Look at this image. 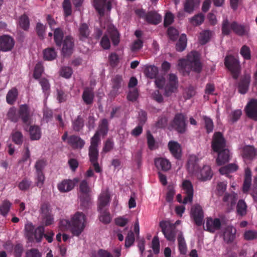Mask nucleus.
Returning <instances> with one entry per match:
<instances>
[{
	"instance_id": "nucleus-7",
	"label": "nucleus",
	"mask_w": 257,
	"mask_h": 257,
	"mask_svg": "<svg viewBox=\"0 0 257 257\" xmlns=\"http://www.w3.org/2000/svg\"><path fill=\"white\" fill-rule=\"evenodd\" d=\"M170 126L178 133L184 134L187 130L185 115L181 113H176L170 123Z\"/></svg>"
},
{
	"instance_id": "nucleus-18",
	"label": "nucleus",
	"mask_w": 257,
	"mask_h": 257,
	"mask_svg": "<svg viewBox=\"0 0 257 257\" xmlns=\"http://www.w3.org/2000/svg\"><path fill=\"white\" fill-rule=\"evenodd\" d=\"M95 97V93L93 88L86 87L84 88L82 94V99L86 105H92Z\"/></svg>"
},
{
	"instance_id": "nucleus-19",
	"label": "nucleus",
	"mask_w": 257,
	"mask_h": 257,
	"mask_svg": "<svg viewBox=\"0 0 257 257\" xmlns=\"http://www.w3.org/2000/svg\"><path fill=\"white\" fill-rule=\"evenodd\" d=\"M168 148L172 156L177 160L181 158V148L180 145L175 141H170L168 143Z\"/></svg>"
},
{
	"instance_id": "nucleus-50",
	"label": "nucleus",
	"mask_w": 257,
	"mask_h": 257,
	"mask_svg": "<svg viewBox=\"0 0 257 257\" xmlns=\"http://www.w3.org/2000/svg\"><path fill=\"white\" fill-rule=\"evenodd\" d=\"M231 23H230L227 18L223 20L222 22L221 31L222 34L225 36L229 35L232 30L231 29Z\"/></svg>"
},
{
	"instance_id": "nucleus-11",
	"label": "nucleus",
	"mask_w": 257,
	"mask_h": 257,
	"mask_svg": "<svg viewBox=\"0 0 257 257\" xmlns=\"http://www.w3.org/2000/svg\"><path fill=\"white\" fill-rule=\"evenodd\" d=\"M18 112L19 118H20L22 119L23 123L25 125L24 129L27 131L29 126L31 123L30 110L28 106L26 104L21 105Z\"/></svg>"
},
{
	"instance_id": "nucleus-24",
	"label": "nucleus",
	"mask_w": 257,
	"mask_h": 257,
	"mask_svg": "<svg viewBox=\"0 0 257 257\" xmlns=\"http://www.w3.org/2000/svg\"><path fill=\"white\" fill-rule=\"evenodd\" d=\"M110 195L107 191L102 192L98 198V210L101 211L104 207L109 204Z\"/></svg>"
},
{
	"instance_id": "nucleus-5",
	"label": "nucleus",
	"mask_w": 257,
	"mask_h": 257,
	"mask_svg": "<svg viewBox=\"0 0 257 257\" xmlns=\"http://www.w3.org/2000/svg\"><path fill=\"white\" fill-rule=\"evenodd\" d=\"M159 226L166 239L174 242L177 231L175 224H173L169 221L162 220L160 222Z\"/></svg>"
},
{
	"instance_id": "nucleus-13",
	"label": "nucleus",
	"mask_w": 257,
	"mask_h": 257,
	"mask_svg": "<svg viewBox=\"0 0 257 257\" xmlns=\"http://www.w3.org/2000/svg\"><path fill=\"white\" fill-rule=\"evenodd\" d=\"M246 115L250 118L257 121V99L252 98L248 102L245 107Z\"/></svg>"
},
{
	"instance_id": "nucleus-46",
	"label": "nucleus",
	"mask_w": 257,
	"mask_h": 257,
	"mask_svg": "<svg viewBox=\"0 0 257 257\" xmlns=\"http://www.w3.org/2000/svg\"><path fill=\"white\" fill-rule=\"evenodd\" d=\"M32 186V182L27 177L23 178L19 183L18 187L22 191H28Z\"/></svg>"
},
{
	"instance_id": "nucleus-60",
	"label": "nucleus",
	"mask_w": 257,
	"mask_h": 257,
	"mask_svg": "<svg viewBox=\"0 0 257 257\" xmlns=\"http://www.w3.org/2000/svg\"><path fill=\"white\" fill-rule=\"evenodd\" d=\"M39 81L43 92L45 94L48 93L50 89V84L48 80L45 78H41L39 79Z\"/></svg>"
},
{
	"instance_id": "nucleus-58",
	"label": "nucleus",
	"mask_w": 257,
	"mask_h": 257,
	"mask_svg": "<svg viewBox=\"0 0 257 257\" xmlns=\"http://www.w3.org/2000/svg\"><path fill=\"white\" fill-rule=\"evenodd\" d=\"M203 119L204 122V126L206 130V133L209 134L212 132L214 128L212 120L207 116H203Z\"/></svg>"
},
{
	"instance_id": "nucleus-8",
	"label": "nucleus",
	"mask_w": 257,
	"mask_h": 257,
	"mask_svg": "<svg viewBox=\"0 0 257 257\" xmlns=\"http://www.w3.org/2000/svg\"><path fill=\"white\" fill-rule=\"evenodd\" d=\"M240 155L244 162H251L257 157V148L252 145H244L239 148Z\"/></svg>"
},
{
	"instance_id": "nucleus-56",
	"label": "nucleus",
	"mask_w": 257,
	"mask_h": 257,
	"mask_svg": "<svg viewBox=\"0 0 257 257\" xmlns=\"http://www.w3.org/2000/svg\"><path fill=\"white\" fill-rule=\"evenodd\" d=\"M204 20V16L201 14H198L190 19V22L194 26H199L202 24Z\"/></svg>"
},
{
	"instance_id": "nucleus-14",
	"label": "nucleus",
	"mask_w": 257,
	"mask_h": 257,
	"mask_svg": "<svg viewBox=\"0 0 257 257\" xmlns=\"http://www.w3.org/2000/svg\"><path fill=\"white\" fill-rule=\"evenodd\" d=\"M182 188L185 194L183 203L186 204L188 202H192L193 196V185L189 180H184L182 183Z\"/></svg>"
},
{
	"instance_id": "nucleus-42",
	"label": "nucleus",
	"mask_w": 257,
	"mask_h": 257,
	"mask_svg": "<svg viewBox=\"0 0 257 257\" xmlns=\"http://www.w3.org/2000/svg\"><path fill=\"white\" fill-rule=\"evenodd\" d=\"M186 46V36L185 34H182L179 37V40L176 44V50L178 52H182L185 49Z\"/></svg>"
},
{
	"instance_id": "nucleus-3",
	"label": "nucleus",
	"mask_w": 257,
	"mask_h": 257,
	"mask_svg": "<svg viewBox=\"0 0 257 257\" xmlns=\"http://www.w3.org/2000/svg\"><path fill=\"white\" fill-rule=\"evenodd\" d=\"M198 158L195 155H191L188 160L187 168L189 174L194 175L202 181L210 180L212 177V173L209 166L204 165L200 169L198 162Z\"/></svg>"
},
{
	"instance_id": "nucleus-36",
	"label": "nucleus",
	"mask_w": 257,
	"mask_h": 257,
	"mask_svg": "<svg viewBox=\"0 0 257 257\" xmlns=\"http://www.w3.org/2000/svg\"><path fill=\"white\" fill-rule=\"evenodd\" d=\"M237 199V195L236 193L234 192L225 193L223 198V201L228 205H230L232 206L236 203Z\"/></svg>"
},
{
	"instance_id": "nucleus-6",
	"label": "nucleus",
	"mask_w": 257,
	"mask_h": 257,
	"mask_svg": "<svg viewBox=\"0 0 257 257\" xmlns=\"http://www.w3.org/2000/svg\"><path fill=\"white\" fill-rule=\"evenodd\" d=\"M224 65L230 72L232 78L237 79L241 71L238 60L232 55L226 56L224 59Z\"/></svg>"
},
{
	"instance_id": "nucleus-27",
	"label": "nucleus",
	"mask_w": 257,
	"mask_h": 257,
	"mask_svg": "<svg viewBox=\"0 0 257 257\" xmlns=\"http://www.w3.org/2000/svg\"><path fill=\"white\" fill-rule=\"evenodd\" d=\"M178 85V78L174 74H170L169 75V83L166 88L165 91L167 93H172L177 89Z\"/></svg>"
},
{
	"instance_id": "nucleus-55",
	"label": "nucleus",
	"mask_w": 257,
	"mask_h": 257,
	"mask_svg": "<svg viewBox=\"0 0 257 257\" xmlns=\"http://www.w3.org/2000/svg\"><path fill=\"white\" fill-rule=\"evenodd\" d=\"M12 139L15 144L21 145L23 142L24 137L21 132L16 131L12 134Z\"/></svg>"
},
{
	"instance_id": "nucleus-51",
	"label": "nucleus",
	"mask_w": 257,
	"mask_h": 257,
	"mask_svg": "<svg viewBox=\"0 0 257 257\" xmlns=\"http://www.w3.org/2000/svg\"><path fill=\"white\" fill-rule=\"evenodd\" d=\"M212 33L209 30H205L200 34L199 38L200 43L205 45L208 42L211 38Z\"/></svg>"
},
{
	"instance_id": "nucleus-41",
	"label": "nucleus",
	"mask_w": 257,
	"mask_h": 257,
	"mask_svg": "<svg viewBox=\"0 0 257 257\" xmlns=\"http://www.w3.org/2000/svg\"><path fill=\"white\" fill-rule=\"evenodd\" d=\"M106 0H94V7L100 16H103Z\"/></svg>"
},
{
	"instance_id": "nucleus-37",
	"label": "nucleus",
	"mask_w": 257,
	"mask_h": 257,
	"mask_svg": "<svg viewBox=\"0 0 257 257\" xmlns=\"http://www.w3.org/2000/svg\"><path fill=\"white\" fill-rule=\"evenodd\" d=\"M122 78L121 76L117 75L112 79V91L114 94H117V91L121 86Z\"/></svg>"
},
{
	"instance_id": "nucleus-1",
	"label": "nucleus",
	"mask_w": 257,
	"mask_h": 257,
	"mask_svg": "<svg viewBox=\"0 0 257 257\" xmlns=\"http://www.w3.org/2000/svg\"><path fill=\"white\" fill-rule=\"evenodd\" d=\"M85 221L84 214L82 212H77L71 221L65 219L60 220L59 227L62 231L69 229L73 235L79 236L84 229Z\"/></svg>"
},
{
	"instance_id": "nucleus-12",
	"label": "nucleus",
	"mask_w": 257,
	"mask_h": 257,
	"mask_svg": "<svg viewBox=\"0 0 257 257\" xmlns=\"http://www.w3.org/2000/svg\"><path fill=\"white\" fill-rule=\"evenodd\" d=\"M191 216L197 226L203 224L204 213L201 206L199 204L194 205L191 209Z\"/></svg>"
},
{
	"instance_id": "nucleus-21",
	"label": "nucleus",
	"mask_w": 257,
	"mask_h": 257,
	"mask_svg": "<svg viewBox=\"0 0 257 257\" xmlns=\"http://www.w3.org/2000/svg\"><path fill=\"white\" fill-rule=\"evenodd\" d=\"M206 227L207 230L210 232H214L216 230L220 229L221 222L219 218L212 219L210 217L207 218L206 222Z\"/></svg>"
},
{
	"instance_id": "nucleus-63",
	"label": "nucleus",
	"mask_w": 257,
	"mask_h": 257,
	"mask_svg": "<svg viewBox=\"0 0 257 257\" xmlns=\"http://www.w3.org/2000/svg\"><path fill=\"white\" fill-rule=\"evenodd\" d=\"M242 111L240 109H236L232 111L229 115V121L233 123L236 122L240 117Z\"/></svg>"
},
{
	"instance_id": "nucleus-17",
	"label": "nucleus",
	"mask_w": 257,
	"mask_h": 257,
	"mask_svg": "<svg viewBox=\"0 0 257 257\" xmlns=\"http://www.w3.org/2000/svg\"><path fill=\"white\" fill-rule=\"evenodd\" d=\"M79 179L75 178L73 180H64L58 185V190L61 192H68L72 190L78 183Z\"/></svg>"
},
{
	"instance_id": "nucleus-47",
	"label": "nucleus",
	"mask_w": 257,
	"mask_h": 257,
	"mask_svg": "<svg viewBox=\"0 0 257 257\" xmlns=\"http://www.w3.org/2000/svg\"><path fill=\"white\" fill-rule=\"evenodd\" d=\"M236 212L238 215L243 216L246 215L247 212V205L243 200H239L236 206Z\"/></svg>"
},
{
	"instance_id": "nucleus-22",
	"label": "nucleus",
	"mask_w": 257,
	"mask_h": 257,
	"mask_svg": "<svg viewBox=\"0 0 257 257\" xmlns=\"http://www.w3.org/2000/svg\"><path fill=\"white\" fill-rule=\"evenodd\" d=\"M236 230L232 226H227L223 233L224 240L227 243H231L235 238Z\"/></svg>"
},
{
	"instance_id": "nucleus-26",
	"label": "nucleus",
	"mask_w": 257,
	"mask_h": 257,
	"mask_svg": "<svg viewBox=\"0 0 257 257\" xmlns=\"http://www.w3.org/2000/svg\"><path fill=\"white\" fill-rule=\"evenodd\" d=\"M90 31L89 26L86 23H82L80 25L78 29V37L79 39L82 41H85L89 37Z\"/></svg>"
},
{
	"instance_id": "nucleus-15",
	"label": "nucleus",
	"mask_w": 257,
	"mask_h": 257,
	"mask_svg": "<svg viewBox=\"0 0 257 257\" xmlns=\"http://www.w3.org/2000/svg\"><path fill=\"white\" fill-rule=\"evenodd\" d=\"M15 41L8 35L0 36V51L7 52L11 51L14 47Z\"/></svg>"
},
{
	"instance_id": "nucleus-48",
	"label": "nucleus",
	"mask_w": 257,
	"mask_h": 257,
	"mask_svg": "<svg viewBox=\"0 0 257 257\" xmlns=\"http://www.w3.org/2000/svg\"><path fill=\"white\" fill-rule=\"evenodd\" d=\"M80 206L83 209H86L91 204V198L89 194H80L79 196Z\"/></svg>"
},
{
	"instance_id": "nucleus-62",
	"label": "nucleus",
	"mask_w": 257,
	"mask_h": 257,
	"mask_svg": "<svg viewBox=\"0 0 257 257\" xmlns=\"http://www.w3.org/2000/svg\"><path fill=\"white\" fill-rule=\"evenodd\" d=\"M62 6L65 17L70 16L72 14V7L70 1L69 0H64Z\"/></svg>"
},
{
	"instance_id": "nucleus-35",
	"label": "nucleus",
	"mask_w": 257,
	"mask_h": 257,
	"mask_svg": "<svg viewBox=\"0 0 257 257\" xmlns=\"http://www.w3.org/2000/svg\"><path fill=\"white\" fill-rule=\"evenodd\" d=\"M238 169V166L235 163L228 164L227 165L221 167L219 171L222 175H228L235 172Z\"/></svg>"
},
{
	"instance_id": "nucleus-64",
	"label": "nucleus",
	"mask_w": 257,
	"mask_h": 257,
	"mask_svg": "<svg viewBox=\"0 0 257 257\" xmlns=\"http://www.w3.org/2000/svg\"><path fill=\"white\" fill-rule=\"evenodd\" d=\"M43 71L44 68L43 65L40 63H37L34 68L33 77L35 79H40Z\"/></svg>"
},
{
	"instance_id": "nucleus-30",
	"label": "nucleus",
	"mask_w": 257,
	"mask_h": 257,
	"mask_svg": "<svg viewBox=\"0 0 257 257\" xmlns=\"http://www.w3.org/2000/svg\"><path fill=\"white\" fill-rule=\"evenodd\" d=\"M146 21L149 24L158 25L162 20V17L156 12H150L146 15Z\"/></svg>"
},
{
	"instance_id": "nucleus-44",
	"label": "nucleus",
	"mask_w": 257,
	"mask_h": 257,
	"mask_svg": "<svg viewBox=\"0 0 257 257\" xmlns=\"http://www.w3.org/2000/svg\"><path fill=\"white\" fill-rule=\"evenodd\" d=\"M112 44L114 46H117L120 42V35L118 31L114 28L108 30Z\"/></svg>"
},
{
	"instance_id": "nucleus-34",
	"label": "nucleus",
	"mask_w": 257,
	"mask_h": 257,
	"mask_svg": "<svg viewBox=\"0 0 257 257\" xmlns=\"http://www.w3.org/2000/svg\"><path fill=\"white\" fill-rule=\"evenodd\" d=\"M84 126V120L83 118L79 115L72 121V127L75 132H80Z\"/></svg>"
},
{
	"instance_id": "nucleus-40",
	"label": "nucleus",
	"mask_w": 257,
	"mask_h": 257,
	"mask_svg": "<svg viewBox=\"0 0 257 257\" xmlns=\"http://www.w3.org/2000/svg\"><path fill=\"white\" fill-rule=\"evenodd\" d=\"M108 132V122L105 118L102 119L101 123L99 125L98 129L95 133H98V135L103 137L106 136Z\"/></svg>"
},
{
	"instance_id": "nucleus-20",
	"label": "nucleus",
	"mask_w": 257,
	"mask_h": 257,
	"mask_svg": "<svg viewBox=\"0 0 257 257\" xmlns=\"http://www.w3.org/2000/svg\"><path fill=\"white\" fill-rule=\"evenodd\" d=\"M154 163L158 170L164 172L169 171L171 168L170 162L165 158H156L155 159Z\"/></svg>"
},
{
	"instance_id": "nucleus-29",
	"label": "nucleus",
	"mask_w": 257,
	"mask_h": 257,
	"mask_svg": "<svg viewBox=\"0 0 257 257\" xmlns=\"http://www.w3.org/2000/svg\"><path fill=\"white\" fill-rule=\"evenodd\" d=\"M216 162L218 165H221L227 162L230 159V152L228 149H223L218 152Z\"/></svg>"
},
{
	"instance_id": "nucleus-23",
	"label": "nucleus",
	"mask_w": 257,
	"mask_h": 257,
	"mask_svg": "<svg viewBox=\"0 0 257 257\" xmlns=\"http://www.w3.org/2000/svg\"><path fill=\"white\" fill-rule=\"evenodd\" d=\"M200 0H185L183 4L185 12L191 14L199 7Z\"/></svg>"
},
{
	"instance_id": "nucleus-52",
	"label": "nucleus",
	"mask_w": 257,
	"mask_h": 257,
	"mask_svg": "<svg viewBox=\"0 0 257 257\" xmlns=\"http://www.w3.org/2000/svg\"><path fill=\"white\" fill-rule=\"evenodd\" d=\"M11 206L12 203L10 201L8 200H4L0 205L1 214L4 216H7L10 210Z\"/></svg>"
},
{
	"instance_id": "nucleus-53",
	"label": "nucleus",
	"mask_w": 257,
	"mask_h": 257,
	"mask_svg": "<svg viewBox=\"0 0 257 257\" xmlns=\"http://www.w3.org/2000/svg\"><path fill=\"white\" fill-rule=\"evenodd\" d=\"M79 191L81 194H89L90 193L91 188L86 180L84 179L80 181L79 184Z\"/></svg>"
},
{
	"instance_id": "nucleus-25",
	"label": "nucleus",
	"mask_w": 257,
	"mask_h": 257,
	"mask_svg": "<svg viewBox=\"0 0 257 257\" xmlns=\"http://www.w3.org/2000/svg\"><path fill=\"white\" fill-rule=\"evenodd\" d=\"M68 143L75 149H81L85 145L84 141L75 135H72L68 137Z\"/></svg>"
},
{
	"instance_id": "nucleus-16",
	"label": "nucleus",
	"mask_w": 257,
	"mask_h": 257,
	"mask_svg": "<svg viewBox=\"0 0 257 257\" xmlns=\"http://www.w3.org/2000/svg\"><path fill=\"white\" fill-rule=\"evenodd\" d=\"M231 29L237 35L243 36L247 35L249 32V27L239 24L236 21L231 23Z\"/></svg>"
},
{
	"instance_id": "nucleus-49",
	"label": "nucleus",
	"mask_w": 257,
	"mask_h": 257,
	"mask_svg": "<svg viewBox=\"0 0 257 257\" xmlns=\"http://www.w3.org/2000/svg\"><path fill=\"white\" fill-rule=\"evenodd\" d=\"M20 27L25 31H28L30 27L29 17L25 14L22 15L19 19Z\"/></svg>"
},
{
	"instance_id": "nucleus-10",
	"label": "nucleus",
	"mask_w": 257,
	"mask_h": 257,
	"mask_svg": "<svg viewBox=\"0 0 257 257\" xmlns=\"http://www.w3.org/2000/svg\"><path fill=\"white\" fill-rule=\"evenodd\" d=\"M226 142L220 132H215L213 136L211 147L213 151L215 152L225 149Z\"/></svg>"
},
{
	"instance_id": "nucleus-59",
	"label": "nucleus",
	"mask_w": 257,
	"mask_h": 257,
	"mask_svg": "<svg viewBox=\"0 0 257 257\" xmlns=\"http://www.w3.org/2000/svg\"><path fill=\"white\" fill-rule=\"evenodd\" d=\"M240 54L244 59L249 60L251 59V51L249 47L243 45L240 49Z\"/></svg>"
},
{
	"instance_id": "nucleus-2",
	"label": "nucleus",
	"mask_w": 257,
	"mask_h": 257,
	"mask_svg": "<svg viewBox=\"0 0 257 257\" xmlns=\"http://www.w3.org/2000/svg\"><path fill=\"white\" fill-rule=\"evenodd\" d=\"M178 65L180 69L183 72L184 75H189L191 70L199 73L202 69L199 54L196 51L191 52L188 54L186 59H180Z\"/></svg>"
},
{
	"instance_id": "nucleus-31",
	"label": "nucleus",
	"mask_w": 257,
	"mask_h": 257,
	"mask_svg": "<svg viewBox=\"0 0 257 257\" xmlns=\"http://www.w3.org/2000/svg\"><path fill=\"white\" fill-rule=\"evenodd\" d=\"M251 182V171L249 168H246L244 170V177L242 191L244 193L248 192L250 187Z\"/></svg>"
},
{
	"instance_id": "nucleus-4",
	"label": "nucleus",
	"mask_w": 257,
	"mask_h": 257,
	"mask_svg": "<svg viewBox=\"0 0 257 257\" xmlns=\"http://www.w3.org/2000/svg\"><path fill=\"white\" fill-rule=\"evenodd\" d=\"M25 235L30 242H33L36 240L37 242L41 241L45 232L44 227L39 226L35 229L32 223H28L25 226Z\"/></svg>"
},
{
	"instance_id": "nucleus-54",
	"label": "nucleus",
	"mask_w": 257,
	"mask_h": 257,
	"mask_svg": "<svg viewBox=\"0 0 257 257\" xmlns=\"http://www.w3.org/2000/svg\"><path fill=\"white\" fill-rule=\"evenodd\" d=\"M7 117L11 121L17 122L19 119V112L15 107H11L7 113Z\"/></svg>"
},
{
	"instance_id": "nucleus-32",
	"label": "nucleus",
	"mask_w": 257,
	"mask_h": 257,
	"mask_svg": "<svg viewBox=\"0 0 257 257\" xmlns=\"http://www.w3.org/2000/svg\"><path fill=\"white\" fill-rule=\"evenodd\" d=\"M29 131L31 140H39L41 137L40 128L37 125H31L27 131Z\"/></svg>"
},
{
	"instance_id": "nucleus-45",
	"label": "nucleus",
	"mask_w": 257,
	"mask_h": 257,
	"mask_svg": "<svg viewBox=\"0 0 257 257\" xmlns=\"http://www.w3.org/2000/svg\"><path fill=\"white\" fill-rule=\"evenodd\" d=\"M44 59L46 60L52 61L56 59L57 53L53 48L46 49L43 51Z\"/></svg>"
},
{
	"instance_id": "nucleus-43",
	"label": "nucleus",
	"mask_w": 257,
	"mask_h": 257,
	"mask_svg": "<svg viewBox=\"0 0 257 257\" xmlns=\"http://www.w3.org/2000/svg\"><path fill=\"white\" fill-rule=\"evenodd\" d=\"M144 73L148 78H155L158 73V68L155 66H147L145 68Z\"/></svg>"
},
{
	"instance_id": "nucleus-38",
	"label": "nucleus",
	"mask_w": 257,
	"mask_h": 257,
	"mask_svg": "<svg viewBox=\"0 0 257 257\" xmlns=\"http://www.w3.org/2000/svg\"><path fill=\"white\" fill-rule=\"evenodd\" d=\"M177 240L178 248L180 253L182 254H185L187 252V245L182 232L180 231L178 234Z\"/></svg>"
},
{
	"instance_id": "nucleus-57",
	"label": "nucleus",
	"mask_w": 257,
	"mask_h": 257,
	"mask_svg": "<svg viewBox=\"0 0 257 257\" xmlns=\"http://www.w3.org/2000/svg\"><path fill=\"white\" fill-rule=\"evenodd\" d=\"M47 27L41 23L38 22L36 24V31L37 34L41 39H43L45 37Z\"/></svg>"
},
{
	"instance_id": "nucleus-28",
	"label": "nucleus",
	"mask_w": 257,
	"mask_h": 257,
	"mask_svg": "<svg viewBox=\"0 0 257 257\" xmlns=\"http://www.w3.org/2000/svg\"><path fill=\"white\" fill-rule=\"evenodd\" d=\"M250 77L247 76H244L243 77L240 79V81L238 84V92L240 93L244 94L247 92L250 84Z\"/></svg>"
},
{
	"instance_id": "nucleus-33",
	"label": "nucleus",
	"mask_w": 257,
	"mask_h": 257,
	"mask_svg": "<svg viewBox=\"0 0 257 257\" xmlns=\"http://www.w3.org/2000/svg\"><path fill=\"white\" fill-rule=\"evenodd\" d=\"M53 36L56 45L58 47H61L64 38V33L62 29L60 28L55 29L54 30Z\"/></svg>"
},
{
	"instance_id": "nucleus-9",
	"label": "nucleus",
	"mask_w": 257,
	"mask_h": 257,
	"mask_svg": "<svg viewBox=\"0 0 257 257\" xmlns=\"http://www.w3.org/2000/svg\"><path fill=\"white\" fill-rule=\"evenodd\" d=\"M61 54L64 57L71 55L74 47V39L71 36L68 35L64 37L62 43Z\"/></svg>"
},
{
	"instance_id": "nucleus-61",
	"label": "nucleus",
	"mask_w": 257,
	"mask_h": 257,
	"mask_svg": "<svg viewBox=\"0 0 257 257\" xmlns=\"http://www.w3.org/2000/svg\"><path fill=\"white\" fill-rule=\"evenodd\" d=\"M72 73V68L68 66L62 67L60 70V76L67 79L70 78Z\"/></svg>"
},
{
	"instance_id": "nucleus-39",
	"label": "nucleus",
	"mask_w": 257,
	"mask_h": 257,
	"mask_svg": "<svg viewBox=\"0 0 257 257\" xmlns=\"http://www.w3.org/2000/svg\"><path fill=\"white\" fill-rule=\"evenodd\" d=\"M18 96V91L16 87L10 89L6 96V100L8 104H13L16 101Z\"/></svg>"
}]
</instances>
